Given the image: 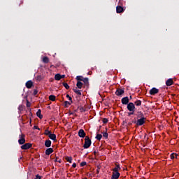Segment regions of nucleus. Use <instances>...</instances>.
Masks as SVG:
<instances>
[{
  "mask_svg": "<svg viewBox=\"0 0 179 179\" xmlns=\"http://www.w3.org/2000/svg\"><path fill=\"white\" fill-rule=\"evenodd\" d=\"M101 138H103V136L101 134H97L96 136V138L97 139V141H100Z\"/></svg>",
  "mask_w": 179,
  "mask_h": 179,
  "instance_id": "nucleus-29",
  "label": "nucleus"
},
{
  "mask_svg": "<svg viewBox=\"0 0 179 179\" xmlns=\"http://www.w3.org/2000/svg\"><path fill=\"white\" fill-rule=\"evenodd\" d=\"M54 152V150L51 148L46 149L45 150V155H47V156H50V155H51V153H52Z\"/></svg>",
  "mask_w": 179,
  "mask_h": 179,
  "instance_id": "nucleus-12",
  "label": "nucleus"
},
{
  "mask_svg": "<svg viewBox=\"0 0 179 179\" xmlns=\"http://www.w3.org/2000/svg\"><path fill=\"white\" fill-rule=\"evenodd\" d=\"M134 104L137 106H142V101H141V100H137L134 102Z\"/></svg>",
  "mask_w": 179,
  "mask_h": 179,
  "instance_id": "nucleus-24",
  "label": "nucleus"
},
{
  "mask_svg": "<svg viewBox=\"0 0 179 179\" xmlns=\"http://www.w3.org/2000/svg\"><path fill=\"white\" fill-rule=\"evenodd\" d=\"M43 62H44V64H48V62H50V59L47 57H44L43 58Z\"/></svg>",
  "mask_w": 179,
  "mask_h": 179,
  "instance_id": "nucleus-21",
  "label": "nucleus"
},
{
  "mask_svg": "<svg viewBox=\"0 0 179 179\" xmlns=\"http://www.w3.org/2000/svg\"><path fill=\"white\" fill-rule=\"evenodd\" d=\"M124 91L122 89H118L115 92L116 96H121V95L124 94Z\"/></svg>",
  "mask_w": 179,
  "mask_h": 179,
  "instance_id": "nucleus-8",
  "label": "nucleus"
},
{
  "mask_svg": "<svg viewBox=\"0 0 179 179\" xmlns=\"http://www.w3.org/2000/svg\"><path fill=\"white\" fill-rule=\"evenodd\" d=\"M73 92L74 93H76V94H78V96L82 94V92H80V90H78V88H74Z\"/></svg>",
  "mask_w": 179,
  "mask_h": 179,
  "instance_id": "nucleus-20",
  "label": "nucleus"
},
{
  "mask_svg": "<svg viewBox=\"0 0 179 179\" xmlns=\"http://www.w3.org/2000/svg\"><path fill=\"white\" fill-rule=\"evenodd\" d=\"M81 167H83V166H86V162H82L80 164Z\"/></svg>",
  "mask_w": 179,
  "mask_h": 179,
  "instance_id": "nucleus-38",
  "label": "nucleus"
},
{
  "mask_svg": "<svg viewBox=\"0 0 179 179\" xmlns=\"http://www.w3.org/2000/svg\"><path fill=\"white\" fill-rule=\"evenodd\" d=\"M137 117L138 118H145V116L142 112H138Z\"/></svg>",
  "mask_w": 179,
  "mask_h": 179,
  "instance_id": "nucleus-23",
  "label": "nucleus"
},
{
  "mask_svg": "<svg viewBox=\"0 0 179 179\" xmlns=\"http://www.w3.org/2000/svg\"><path fill=\"white\" fill-rule=\"evenodd\" d=\"M49 100L51 101H55V95H50L49 96Z\"/></svg>",
  "mask_w": 179,
  "mask_h": 179,
  "instance_id": "nucleus-26",
  "label": "nucleus"
},
{
  "mask_svg": "<svg viewBox=\"0 0 179 179\" xmlns=\"http://www.w3.org/2000/svg\"><path fill=\"white\" fill-rule=\"evenodd\" d=\"M55 80H61V74L57 73L55 76Z\"/></svg>",
  "mask_w": 179,
  "mask_h": 179,
  "instance_id": "nucleus-22",
  "label": "nucleus"
},
{
  "mask_svg": "<svg viewBox=\"0 0 179 179\" xmlns=\"http://www.w3.org/2000/svg\"><path fill=\"white\" fill-rule=\"evenodd\" d=\"M94 155H96V152H94Z\"/></svg>",
  "mask_w": 179,
  "mask_h": 179,
  "instance_id": "nucleus-48",
  "label": "nucleus"
},
{
  "mask_svg": "<svg viewBox=\"0 0 179 179\" xmlns=\"http://www.w3.org/2000/svg\"><path fill=\"white\" fill-rule=\"evenodd\" d=\"M19 140H18V143H20V145H24V143H26V138H25V136L24 134H21L20 136H19Z\"/></svg>",
  "mask_w": 179,
  "mask_h": 179,
  "instance_id": "nucleus-1",
  "label": "nucleus"
},
{
  "mask_svg": "<svg viewBox=\"0 0 179 179\" xmlns=\"http://www.w3.org/2000/svg\"><path fill=\"white\" fill-rule=\"evenodd\" d=\"M48 137L50 138V139H52V141H57V135H55V134H50Z\"/></svg>",
  "mask_w": 179,
  "mask_h": 179,
  "instance_id": "nucleus-13",
  "label": "nucleus"
},
{
  "mask_svg": "<svg viewBox=\"0 0 179 179\" xmlns=\"http://www.w3.org/2000/svg\"><path fill=\"white\" fill-rule=\"evenodd\" d=\"M76 79H77V80H83V76H77L76 77Z\"/></svg>",
  "mask_w": 179,
  "mask_h": 179,
  "instance_id": "nucleus-32",
  "label": "nucleus"
},
{
  "mask_svg": "<svg viewBox=\"0 0 179 179\" xmlns=\"http://www.w3.org/2000/svg\"><path fill=\"white\" fill-rule=\"evenodd\" d=\"M65 103H66V104H68L69 102H68V101H66Z\"/></svg>",
  "mask_w": 179,
  "mask_h": 179,
  "instance_id": "nucleus-45",
  "label": "nucleus"
},
{
  "mask_svg": "<svg viewBox=\"0 0 179 179\" xmlns=\"http://www.w3.org/2000/svg\"><path fill=\"white\" fill-rule=\"evenodd\" d=\"M117 0H116V2H117Z\"/></svg>",
  "mask_w": 179,
  "mask_h": 179,
  "instance_id": "nucleus-49",
  "label": "nucleus"
},
{
  "mask_svg": "<svg viewBox=\"0 0 179 179\" xmlns=\"http://www.w3.org/2000/svg\"><path fill=\"white\" fill-rule=\"evenodd\" d=\"M134 114H135V110L130 111L129 113H128L129 116L134 115Z\"/></svg>",
  "mask_w": 179,
  "mask_h": 179,
  "instance_id": "nucleus-34",
  "label": "nucleus"
},
{
  "mask_svg": "<svg viewBox=\"0 0 179 179\" xmlns=\"http://www.w3.org/2000/svg\"><path fill=\"white\" fill-rule=\"evenodd\" d=\"M65 103H66V104H68L69 102H68V101H66Z\"/></svg>",
  "mask_w": 179,
  "mask_h": 179,
  "instance_id": "nucleus-46",
  "label": "nucleus"
},
{
  "mask_svg": "<svg viewBox=\"0 0 179 179\" xmlns=\"http://www.w3.org/2000/svg\"><path fill=\"white\" fill-rule=\"evenodd\" d=\"M83 82L85 83V85H89V78L83 79Z\"/></svg>",
  "mask_w": 179,
  "mask_h": 179,
  "instance_id": "nucleus-28",
  "label": "nucleus"
},
{
  "mask_svg": "<svg viewBox=\"0 0 179 179\" xmlns=\"http://www.w3.org/2000/svg\"><path fill=\"white\" fill-rule=\"evenodd\" d=\"M107 122H108V119H107V118H103V124H107Z\"/></svg>",
  "mask_w": 179,
  "mask_h": 179,
  "instance_id": "nucleus-35",
  "label": "nucleus"
},
{
  "mask_svg": "<svg viewBox=\"0 0 179 179\" xmlns=\"http://www.w3.org/2000/svg\"><path fill=\"white\" fill-rule=\"evenodd\" d=\"M120 178V172H113L112 179H118Z\"/></svg>",
  "mask_w": 179,
  "mask_h": 179,
  "instance_id": "nucleus-11",
  "label": "nucleus"
},
{
  "mask_svg": "<svg viewBox=\"0 0 179 179\" xmlns=\"http://www.w3.org/2000/svg\"><path fill=\"white\" fill-rule=\"evenodd\" d=\"M31 103H30L29 101L27 100V107H31Z\"/></svg>",
  "mask_w": 179,
  "mask_h": 179,
  "instance_id": "nucleus-36",
  "label": "nucleus"
},
{
  "mask_svg": "<svg viewBox=\"0 0 179 179\" xmlns=\"http://www.w3.org/2000/svg\"><path fill=\"white\" fill-rule=\"evenodd\" d=\"M159 93V89L156 87H153L150 90V94L151 96H155V94H157Z\"/></svg>",
  "mask_w": 179,
  "mask_h": 179,
  "instance_id": "nucleus-5",
  "label": "nucleus"
},
{
  "mask_svg": "<svg viewBox=\"0 0 179 179\" xmlns=\"http://www.w3.org/2000/svg\"><path fill=\"white\" fill-rule=\"evenodd\" d=\"M61 79H64L65 78V75H60Z\"/></svg>",
  "mask_w": 179,
  "mask_h": 179,
  "instance_id": "nucleus-43",
  "label": "nucleus"
},
{
  "mask_svg": "<svg viewBox=\"0 0 179 179\" xmlns=\"http://www.w3.org/2000/svg\"><path fill=\"white\" fill-rule=\"evenodd\" d=\"M130 99H132V96H130Z\"/></svg>",
  "mask_w": 179,
  "mask_h": 179,
  "instance_id": "nucleus-47",
  "label": "nucleus"
},
{
  "mask_svg": "<svg viewBox=\"0 0 179 179\" xmlns=\"http://www.w3.org/2000/svg\"><path fill=\"white\" fill-rule=\"evenodd\" d=\"M78 136L80 138H85V136H86V134L85 133V131L83 129H80L78 131Z\"/></svg>",
  "mask_w": 179,
  "mask_h": 179,
  "instance_id": "nucleus-9",
  "label": "nucleus"
},
{
  "mask_svg": "<svg viewBox=\"0 0 179 179\" xmlns=\"http://www.w3.org/2000/svg\"><path fill=\"white\" fill-rule=\"evenodd\" d=\"M32 86H33V82H31V80L27 82L26 87H27V89H31Z\"/></svg>",
  "mask_w": 179,
  "mask_h": 179,
  "instance_id": "nucleus-14",
  "label": "nucleus"
},
{
  "mask_svg": "<svg viewBox=\"0 0 179 179\" xmlns=\"http://www.w3.org/2000/svg\"><path fill=\"white\" fill-rule=\"evenodd\" d=\"M76 86H77V87H78V89H82V87L83 86V83H82V82H80V81H78Z\"/></svg>",
  "mask_w": 179,
  "mask_h": 179,
  "instance_id": "nucleus-18",
  "label": "nucleus"
},
{
  "mask_svg": "<svg viewBox=\"0 0 179 179\" xmlns=\"http://www.w3.org/2000/svg\"><path fill=\"white\" fill-rule=\"evenodd\" d=\"M119 170H121L120 165H116V166L113 169V173H119Z\"/></svg>",
  "mask_w": 179,
  "mask_h": 179,
  "instance_id": "nucleus-17",
  "label": "nucleus"
},
{
  "mask_svg": "<svg viewBox=\"0 0 179 179\" xmlns=\"http://www.w3.org/2000/svg\"><path fill=\"white\" fill-rule=\"evenodd\" d=\"M36 115L37 117H38V118H40L41 120V118H43V115H41V110H38L36 113Z\"/></svg>",
  "mask_w": 179,
  "mask_h": 179,
  "instance_id": "nucleus-19",
  "label": "nucleus"
},
{
  "mask_svg": "<svg viewBox=\"0 0 179 179\" xmlns=\"http://www.w3.org/2000/svg\"><path fill=\"white\" fill-rule=\"evenodd\" d=\"M35 179H41V176L36 175Z\"/></svg>",
  "mask_w": 179,
  "mask_h": 179,
  "instance_id": "nucleus-39",
  "label": "nucleus"
},
{
  "mask_svg": "<svg viewBox=\"0 0 179 179\" xmlns=\"http://www.w3.org/2000/svg\"><path fill=\"white\" fill-rule=\"evenodd\" d=\"M88 148H90V138H89V136L85 137V142L84 144V148L88 149Z\"/></svg>",
  "mask_w": 179,
  "mask_h": 179,
  "instance_id": "nucleus-2",
  "label": "nucleus"
},
{
  "mask_svg": "<svg viewBox=\"0 0 179 179\" xmlns=\"http://www.w3.org/2000/svg\"><path fill=\"white\" fill-rule=\"evenodd\" d=\"M30 148H31V143H25L21 146L22 150H27V149H30Z\"/></svg>",
  "mask_w": 179,
  "mask_h": 179,
  "instance_id": "nucleus-6",
  "label": "nucleus"
},
{
  "mask_svg": "<svg viewBox=\"0 0 179 179\" xmlns=\"http://www.w3.org/2000/svg\"><path fill=\"white\" fill-rule=\"evenodd\" d=\"M145 121H146V118L141 117V118L137 120V121L136 122V125L141 126V125H143V124L145 123Z\"/></svg>",
  "mask_w": 179,
  "mask_h": 179,
  "instance_id": "nucleus-3",
  "label": "nucleus"
},
{
  "mask_svg": "<svg viewBox=\"0 0 179 179\" xmlns=\"http://www.w3.org/2000/svg\"><path fill=\"white\" fill-rule=\"evenodd\" d=\"M173 81L171 78L168 79L166 82V86H171V85H173Z\"/></svg>",
  "mask_w": 179,
  "mask_h": 179,
  "instance_id": "nucleus-15",
  "label": "nucleus"
},
{
  "mask_svg": "<svg viewBox=\"0 0 179 179\" xmlns=\"http://www.w3.org/2000/svg\"><path fill=\"white\" fill-rule=\"evenodd\" d=\"M34 129H38V130H40V128H38V127H37V126H34Z\"/></svg>",
  "mask_w": 179,
  "mask_h": 179,
  "instance_id": "nucleus-42",
  "label": "nucleus"
},
{
  "mask_svg": "<svg viewBox=\"0 0 179 179\" xmlns=\"http://www.w3.org/2000/svg\"><path fill=\"white\" fill-rule=\"evenodd\" d=\"M51 134V131L48 129L45 130L44 135H46L47 136H49Z\"/></svg>",
  "mask_w": 179,
  "mask_h": 179,
  "instance_id": "nucleus-27",
  "label": "nucleus"
},
{
  "mask_svg": "<svg viewBox=\"0 0 179 179\" xmlns=\"http://www.w3.org/2000/svg\"><path fill=\"white\" fill-rule=\"evenodd\" d=\"M38 92L37 90H34V95L36 96V94H37Z\"/></svg>",
  "mask_w": 179,
  "mask_h": 179,
  "instance_id": "nucleus-40",
  "label": "nucleus"
},
{
  "mask_svg": "<svg viewBox=\"0 0 179 179\" xmlns=\"http://www.w3.org/2000/svg\"><path fill=\"white\" fill-rule=\"evenodd\" d=\"M127 110L129 111H135V104L132 102L129 103L127 104Z\"/></svg>",
  "mask_w": 179,
  "mask_h": 179,
  "instance_id": "nucleus-4",
  "label": "nucleus"
},
{
  "mask_svg": "<svg viewBox=\"0 0 179 179\" xmlns=\"http://www.w3.org/2000/svg\"><path fill=\"white\" fill-rule=\"evenodd\" d=\"M65 159L66 160V162H68L69 163H72V157H66Z\"/></svg>",
  "mask_w": 179,
  "mask_h": 179,
  "instance_id": "nucleus-25",
  "label": "nucleus"
},
{
  "mask_svg": "<svg viewBox=\"0 0 179 179\" xmlns=\"http://www.w3.org/2000/svg\"><path fill=\"white\" fill-rule=\"evenodd\" d=\"M103 138H106V139H107V138H108V132H103Z\"/></svg>",
  "mask_w": 179,
  "mask_h": 179,
  "instance_id": "nucleus-31",
  "label": "nucleus"
},
{
  "mask_svg": "<svg viewBox=\"0 0 179 179\" xmlns=\"http://www.w3.org/2000/svg\"><path fill=\"white\" fill-rule=\"evenodd\" d=\"M55 162H57V163H61V159L56 158Z\"/></svg>",
  "mask_w": 179,
  "mask_h": 179,
  "instance_id": "nucleus-37",
  "label": "nucleus"
},
{
  "mask_svg": "<svg viewBox=\"0 0 179 179\" xmlns=\"http://www.w3.org/2000/svg\"><path fill=\"white\" fill-rule=\"evenodd\" d=\"M63 86L67 90L69 89V85L66 83H63Z\"/></svg>",
  "mask_w": 179,
  "mask_h": 179,
  "instance_id": "nucleus-30",
  "label": "nucleus"
},
{
  "mask_svg": "<svg viewBox=\"0 0 179 179\" xmlns=\"http://www.w3.org/2000/svg\"><path fill=\"white\" fill-rule=\"evenodd\" d=\"M66 97L69 99V100L71 101L72 100V98L71 96H69V95H66Z\"/></svg>",
  "mask_w": 179,
  "mask_h": 179,
  "instance_id": "nucleus-41",
  "label": "nucleus"
},
{
  "mask_svg": "<svg viewBox=\"0 0 179 179\" xmlns=\"http://www.w3.org/2000/svg\"><path fill=\"white\" fill-rule=\"evenodd\" d=\"M45 146L46 148H50V147L51 146V141H50V140L45 141Z\"/></svg>",
  "mask_w": 179,
  "mask_h": 179,
  "instance_id": "nucleus-16",
  "label": "nucleus"
},
{
  "mask_svg": "<svg viewBox=\"0 0 179 179\" xmlns=\"http://www.w3.org/2000/svg\"><path fill=\"white\" fill-rule=\"evenodd\" d=\"M129 103V99H128V96L124 97L122 99V103L127 105Z\"/></svg>",
  "mask_w": 179,
  "mask_h": 179,
  "instance_id": "nucleus-10",
  "label": "nucleus"
},
{
  "mask_svg": "<svg viewBox=\"0 0 179 179\" xmlns=\"http://www.w3.org/2000/svg\"><path fill=\"white\" fill-rule=\"evenodd\" d=\"M72 167H73V169H75L76 167V164L75 163L73 164Z\"/></svg>",
  "mask_w": 179,
  "mask_h": 179,
  "instance_id": "nucleus-44",
  "label": "nucleus"
},
{
  "mask_svg": "<svg viewBox=\"0 0 179 179\" xmlns=\"http://www.w3.org/2000/svg\"><path fill=\"white\" fill-rule=\"evenodd\" d=\"M124 10H125V9L124 8V7H122L121 6H117L116 7L117 13H122V12H124Z\"/></svg>",
  "mask_w": 179,
  "mask_h": 179,
  "instance_id": "nucleus-7",
  "label": "nucleus"
},
{
  "mask_svg": "<svg viewBox=\"0 0 179 179\" xmlns=\"http://www.w3.org/2000/svg\"><path fill=\"white\" fill-rule=\"evenodd\" d=\"M175 157H177V154L172 153L171 155V159H174Z\"/></svg>",
  "mask_w": 179,
  "mask_h": 179,
  "instance_id": "nucleus-33",
  "label": "nucleus"
}]
</instances>
